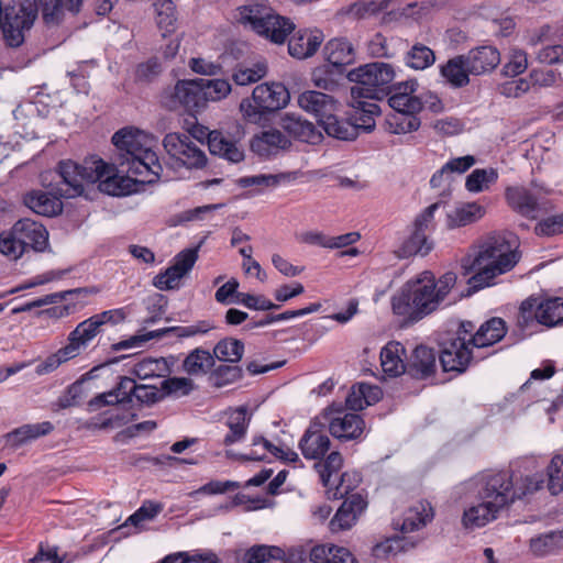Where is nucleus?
<instances>
[{
	"instance_id": "obj_1",
	"label": "nucleus",
	"mask_w": 563,
	"mask_h": 563,
	"mask_svg": "<svg viewBox=\"0 0 563 563\" xmlns=\"http://www.w3.org/2000/svg\"><path fill=\"white\" fill-rule=\"evenodd\" d=\"M112 143L118 151L117 163L120 172L148 184L161 177L163 166L154 151L157 145L154 135L126 126L113 134Z\"/></svg>"
},
{
	"instance_id": "obj_2",
	"label": "nucleus",
	"mask_w": 563,
	"mask_h": 563,
	"mask_svg": "<svg viewBox=\"0 0 563 563\" xmlns=\"http://www.w3.org/2000/svg\"><path fill=\"white\" fill-rule=\"evenodd\" d=\"M453 272L443 274L435 280L433 274L424 271L408 280L400 294L393 299L395 313L420 320L435 311L456 284Z\"/></svg>"
},
{
	"instance_id": "obj_3",
	"label": "nucleus",
	"mask_w": 563,
	"mask_h": 563,
	"mask_svg": "<svg viewBox=\"0 0 563 563\" xmlns=\"http://www.w3.org/2000/svg\"><path fill=\"white\" fill-rule=\"evenodd\" d=\"M518 243L515 238L501 234L488 236L478 247L473 257L463 261L466 272L475 274L470 284L475 289H482L495 284V279L510 272L519 262Z\"/></svg>"
},
{
	"instance_id": "obj_4",
	"label": "nucleus",
	"mask_w": 563,
	"mask_h": 563,
	"mask_svg": "<svg viewBox=\"0 0 563 563\" xmlns=\"http://www.w3.org/2000/svg\"><path fill=\"white\" fill-rule=\"evenodd\" d=\"M115 167L100 158L90 157L82 164L71 161H62L57 174L62 179V187L55 194L64 198H73L84 192V183L99 181V189L111 196H123L129 192L122 184L129 181L114 174Z\"/></svg>"
},
{
	"instance_id": "obj_5",
	"label": "nucleus",
	"mask_w": 563,
	"mask_h": 563,
	"mask_svg": "<svg viewBox=\"0 0 563 563\" xmlns=\"http://www.w3.org/2000/svg\"><path fill=\"white\" fill-rule=\"evenodd\" d=\"M236 20L257 35L276 44H283L294 31V23L269 5L268 0H246L238 9Z\"/></svg>"
},
{
	"instance_id": "obj_6",
	"label": "nucleus",
	"mask_w": 563,
	"mask_h": 563,
	"mask_svg": "<svg viewBox=\"0 0 563 563\" xmlns=\"http://www.w3.org/2000/svg\"><path fill=\"white\" fill-rule=\"evenodd\" d=\"M465 494L474 495L494 504L498 510L516 500V488L510 471H485L465 481L460 486Z\"/></svg>"
},
{
	"instance_id": "obj_7",
	"label": "nucleus",
	"mask_w": 563,
	"mask_h": 563,
	"mask_svg": "<svg viewBox=\"0 0 563 563\" xmlns=\"http://www.w3.org/2000/svg\"><path fill=\"white\" fill-rule=\"evenodd\" d=\"M346 77L355 84L351 88L353 98L375 100L389 90L396 70L391 64L374 62L350 70Z\"/></svg>"
},
{
	"instance_id": "obj_8",
	"label": "nucleus",
	"mask_w": 563,
	"mask_h": 563,
	"mask_svg": "<svg viewBox=\"0 0 563 563\" xmlns=\"http://www.w3.org/2000/svg\"><path fill=\"white\" fill-rule=\"evenodd\" d=\"M288 100V90L282 84H262L254 88L251 98L241 101L240 110L247 121L257 123L265 114L285 107Z\"/></svg>"
},
{
	"instance_id": "obj_9",
	"label": "nucleus",
	"mask_w": 563,
	"mask_h": 563,
	"mask_svg": "<svg viewBox=\"0 0 563 563\" xmlns=\"http://www.w3.org/2000/svg\"><path fill=\"white\" fill-rule=\"evenodd\" d=\"M163 146L170 158L179 166L188 169L203 168L207 164L206 153L186 133H168L163 140Z\"/></svg>"
},
{
	"instance_id": "obj_10",
	"label": "nucleus",
	"mask_w": 563,
	"mask_h": 563,
	"mask_svg": "<svg viewBox=\"0 0 563 563\" xmlns=\"http://www.w3.org/2000/svg\"><path fill=\"white\" fill-rule=\"evenodd\" d=\"M389 107L394 110L387 117L386 123L394 134H406L419 129L420 120L417 117L422 110V103L417 99H410L406 96H390Z\"/></svg>"
},
{
	"instance_id": "obj_11",
	"label": "nucleus",
	"mask_w": 563,
	"mask_h": 563,
	"mask_svg": "<svg viewBox=\"0 0 563 563\" xmlns=\"http://www.w3.org/2000/svg\"><path fill=\"white\" fill-rule=\"evenodd\" d=\"M440 363L444 372L463 373L472 360L477 356L473 353V344L465 336H450L441 343Z\"/></svg>"
},
{
	"instance_id": "obj_12",
	"label": "nucleus",
	"mask_w": 563,
	"mask_h": 563,
	"mask_svg": "<svg viewBox=\"0 0 563 563\" xmlns=\"http://www.w3.org/2000/svg\"><path fill=\"white\" fill-rule=\"evenodd\" d=\"M200 82V79L178 80L173 88L164 91L162 102L170 110L179 106L190 109L203 107V88Z\"/></svg>"
},
{
	"instance_id": "obj_13",
	"label": "nucleus",
	"mask_w": 563,
	"mask_h": 563,
	"mask_svg": "<svg viewBox=\"0 0 563 563\" xmlns=\"http://www.w3.org/2000/svg\"><path fill=\"white\" fill-rule=\"evenodd\" d=\"M298 446L305 459L322 460L331 446L324 426L317 420L311 421L299 440Z\"/></svg>"
},
{
	"instance_id": "obj_14",
	"label": "nucleus",
	"mask_w": 563,
	"mask_h": 563,
	"mask_svg": "<svg viewBox=\"0 0 563 563\" xmlns=\"http://www.w3.org/2000/svg\"><path fill=\"white\" fill-rule=\"evenodd\" d=\"M125 319V312L122 308L106 310L93 314L81 321L73 330L85 347L101 332V327L107 323L117 324Z\"/></svg>"
},
{
	"instance_id": "obj_15",
	"label": "nucleus",
	"mask_w": 563,
	"mask_h": 563,
	"mask_svg": "<svg viewBox=\"0 0 563 563\" xmlns=\"http://www.w3.org/2000/svg\"><path fill=\"white\" fill-rule=\"evenodd\" d=\"M13 233L20 239L25 251L30 247L35 252H44L48 246L46 228L34 220L20 219L13 224Z\"/></svg>"
},
{
	"instance_id": "obj_16",
	"label": "nucleus",
	"mask_w": 563,
	"mask_h": 563,
	"mask_svg": "<svg viewBox=\"0 0 563 563\" xmlns=\"http://www.w3.org/2000/svg\"><path fill=\"white\" fill-rule=\"evenodd\" d=\"M367 507V501L360 494H352L347 497L336 510L331 519L329 527L332 532H340L351 529L358 517Z\"/></svg>"
},
{
	"instance_id": "obj_17",
	"label": "nucleus",
	"mask_w": 563,
	"mask_h": 563,
	"mask_svg": "<svg viewBox=\"0 0 563 563\" xmlns=\"http://www.w3.org/2000/svg\"><path fill=\"white\" fill-rule=\"evenodd\" d=\"M290 145V140L276 129L263 131L251 141L252 151L263 158L276 156Z\"/></svg>"
},
{
	"instance_id": "obj_18",
	"label": "nucleus",
	"mask_w": 563,
	"mask_h": 563,
	"mask_svg": "<svg viewBox=\"0 0 563 563\" xmlns=\"http://www.w3.org/2000/svg\"><path fill=\"white\" fill-rule=\"evenodd\" d=\"M298 104L306 112L313 114L319 125L321 124V119H327L332 112L338 110V102L332 96L314 90H307L300 93L298 96Z\"/></svg>"
},
{
	"instance_id": "obj_19",
	"label": "nucleus",
	"mask_w": 563,
	"mask_h": 563,
	"mask_svg": "<svg viewBox=\"0 0 563 563\" xmlns=\"http://www.w3.org/2000/svg\"><path fill=\"white\" fill-rule=\"evenodd\" d=\"M468 73L475 76L494 70L500 63L499 51L490 45L475 47L463 55Z\"/></svg>"
},
{
	"instance_id": "obj_20",
	"label": "nucleus",
	"mask_w": 563,
	"mask_h": 563,
	"mask_svg": "<svg viewBox=\"0 0 563 563\" xmlns=\"http://www.w3.org/2000/svg\"><path fill=\"white\" fill-rule=\"evenodd\" d=\"M67 341L68 343L65 346L47 356L36 366L35 373L37 375H45L54 372L59 365L75 358L82 350L86 349L73 331L68 334Z\"/></svg>"
},
{
	"instance_id": "obj_21",
	"label": "nucleus",
	"mask_w": 563,
	"mask_h": 563,
	"mask_svg": "<svg viewBox=\"0 0 563 563\" xmlns=\"http://www.w3.org/2000/svg\"><path fill=\"white\" fill-rule=\"evenodd\" d=\"M349 103L353 109L350 113V119L353 125L356 126V131L371 132L375 128V117L380 111L375 100L363 97L353 98L351 96Z\"/></svg>"
},
{
	"instance_id": "obj_22",
	"label": "nucleus",
	"mask_w": 563,
	"mask_h": 563,
	"mask_svg": "<svg viewBox=\"0 0 563 563\" xmlns=\"http://www.w3.org/2000/svg\"><path fill=\"white\" fill-rule=\"evenodd\" d=\"M406 357V349L400 342H388L379 354L383 372L389 377L402 375L408 369Z\"/></svg>"
},
{
	"instance_id": "obj_23",
	"label": "nucleus",
	"mask_w": 563,
	"mask_h": 563,
	"mask_svg": "<svg viewBox=\"0 0 563 563\" xmlns=\"http://www.w3.org/2000/svg\"><path fill=\"white\" fill-rule=\"evenodd\" d=\"M364 420L356 413H344L329 419V432L340 440H355L364 431Z\"/></svg>"
},
{
	"instance_id": "obj_24",
	"label": "nucleus",
	"mask_w": 563,
	"mask_h": 563,
	"mask_svg": "<svg viewBox=\"0 0 563 563\" xmlns=\"http://www.w3.org/2000/svg\"><path fill=\"white\" fill-rule=\"evenodd\" d=\"M280 126L301 142L316 144L322 137L313 123L295 113H285L280 119Z\"/></svg>"
},
{
	"instance_id": "obj_25",
	"label": "nucleus",
	"mask_w": 563,
	"mask_h": 563,
	"mask_svg": "<svg viewBox=\"0 0 563 563\" xmlns=\"http://www.w3.org/2000/svg\"><path fill=\"white\" fill-rule=\"evenodd\" d=\"M407 366L411 376L428 378L435 373L437 353L426 345H418L407 361Z\"/></svg>"
},
{
	"instance_id": "obj_26",
	"label": "nucleus",
	"mask_w": 563,
	"mask_h": 563,
	"mask_svg": "<svg viewBox=\"0 0 563 563\" xmlns=\"http://www.w3.org/2000/svg\"><path fill=\"white\" fill-rule=\"evenodd\" d=\"M433 516L431 505L427 501H419L404 514L401 523L395 522V529L400 530L402 534L417 531L426 527Z\"/></svg>"
},
{
	"instance_id": "obj_27",
	"label": "nucleus",
	"mask_w": 563,
	"mask_h": 563,
	"mask_svg": "<svg viewBox=\"0 0 563 563\" xmlns=\"http://www.w3.org/2000/svg\"><path fill=\"white\" fill-rule=\"evenodd\" d=\"M507 333L506 322L501 318H490L485 321L470 339L473 347L484 349L501 341Z\"/></svg>"
},
{
	"instance_id": "obj_28",
	"label": "nucleus",
	"mask_w": 563,
	"mask_h": 563,
	"mask_svg": "<svg viewBox=\"0 0 563 563\" xmlns=\"http://www.w3.org/2000/svg\"><path fill=\"white\" fill-rule=\"evenodd\" d=\"M322 42L323 34L320 31L298 32L290 38L288 52L297 59H305L314 55Z\"/></svg>"
},
{
	"instance_id": "obj_29",
	"label": "nucleus",
	"mask_w": 563,
	"mask_h": 563,
	"mask_svg": "<svg viewBox=\"0 0 563 563\" xmlns=\"http://www.w3.org/2000/svg\"><path fill=\"white\" fill-rule=\"evenodd\" d=\"M479 503L466 508L462 516V525L465 529L482 528L495 520L500 510L487 500L478 499Z\"/></svg>"
},
{
	"instance_id": "obj_30",
	"label": "nucleus",
	"mask_w": 563,
	"mask_h": 563,
	"mask_svg": "<svg viewBox=\"0 0 563 563\" xmlns=\"http://www.w3.org/2000/svg\"><path fill=\"white\" fill-rule=\"evenodd\" d=\"M54 430V426L49 421L40 423L23 424L5 434L7 443L18 449L30 441L49 434Z\"/></svg>"
},
{
	"instance_id": "obj_31",
	"label": "nucleus",
	"mask_w": 563,
	"mask_h": 563,
	"mask_svg": "<svg viewBox=\"0 0 563 563\" xmlns=\"http://www.w3.org/2000/svg\"><path fill=\"white\" fill-rule=\"evenodd\" d=\"M529 550L537 558L558 554L563 550V529L552 530L531 538Z\"/></svg>"
},
{
	"instance_id": "obj_32",
	"label": "nucleus",
	"mask_w": 563,
	"mask_h": 563,
	"mask_svg": "<svg viewBox=\"0 0 563 563\" xmlns=\"http://www.w3.org/2000/svg\"><path fill=\"white\" fill-rule=\"evenodd\" d=\"M208 147L211 154L225 158L231 163H240L244 159V152L235 142L223 136L221 132L208 133Z\"/></svg>"
},
{
	"instance_id": "obj_33",
	"label": "nucleus",
	"mask_w": 563,
	"mask_h": 563,
	"mask_svg": "<svg viewBox=\"0 0 563 563\" xmlns=\"http://www.w3.org/2000/svg\"><path fill=\"white\" fill-rule=\"evenodd\" d=\"M55 191L56 189H54V196L43 191L30 192L24 197V203L37 214L46 217L55 216L62 211V202Z\"/></svg>"
},
{
	"instance_id": "obj_34",
	"label": "nucleus",
	"mask_w": 563,
	"mask_h": 563,
	"mask_svg": "<svg viewBox=\"0 0 563 563\" xmlns=\"http://www.w3.org/2000/svg\"><path fill=\"white\" fill-rule=\"evenodd\" d=\"M82 1L84 0H40L43 20L46 24H58L64 16L65 10L77 13L80 10Z\"/></svg>"
},
{
	"instance_id": "obj_35",
	"label": "nucleus",
	"mask_w": 563,
	"mask_h": 563,
	"mask_svg": "<svg viewBox=\"0 0 563 563\" xmlns=\"http://www.w3.org/2000/svg\"><path fill=\"white\" fill-rule=\"evenodd\" d=\"M213 355L205 349L192 350L183 361L181 368L189 376H203L214 366Z\"/></svg>"
},
{
	"instance_id": "obj_36",
	"label": "nucleus",
	"mask_w": 563,
	"mask_h": 563,
	"mask_svg": "<svg viewBox=\"0 0 563 563\" xmlns=\"http://www.w3.org/2000/svg\"><path fill=\"white\" fill-rule=\"evenodd\" d=\"M506 197L509 205L526 217H533L532 214L539 210V198L525 187L508 188Z\"/></svg>"
},
{
	"instance_id": "obj_37",
	"label": "nucleus",
	"mask_w": 563,
	"mask_h": 563,
	"mask_svg": "<svg viewBox=\"0 0 563 563\" xmlns=\"http://www.w3.org/2000/svg\"><path fill=\"white\" fill-rule=\"evenodd\" d=\"M344 78V69L338 68L330 64L316 67L311 74L313 85L322 90L334 92L339 89Z\"/></svg>"
},
{
	"instance_id": "obj_38",
	"label": "nucleus",
	"mask_w": 563,
	"mask_h": 563,
	"mask_svg": "<svg viewBox=\"0 0 563 563\" xmlns=\"http://www.w3.org/2000/svg\"><path fill=\"white\" fill-rule=\"evenodd\" d=\"M328 64L344 69V66L354 60V49L346 38H332L324 46Z\"/></svg>"
},
{
	"instance_id": "obj_39",
	"label": "nucleus",
	"mask_w": 563,
	"mask_h": 563,
	"mask_svg": "<svg viewBox=\"0 0 563 563\" xmlns=\"http://www.w3.org/2000/svg\"><path fill=\"white\" fill-rule=\"evenodd\" d=\"M432 249L433 244L428 240L427 234L415 229L410 236L395 251V254L398 258L404 260L415 255L426 256Z\"/></svg>"
},
{
	"instance_id": "obj_40",
	"label": "nucleus",
	"mask_w": 563,
	"mask_h": 563,
	"mask_svg": "<svg viewBox=\"0 0 563 563\" xmlns=\"http://www.w3.org/2000/svg\"><path fill=\"white\" fill-rule=\"evenodd\" d=\"M169 331L177 332V335L181 336V338L194 336L197 334L196 328L194 324L188 325V327L165 328V329H159L156 331L146 332L144 334L134 335L128 340L121 341L118 344H115L114 349L119 351V350L141 346L143 343H145L154 338L164 336Z\"/></svg>"
},
{
	"instance_id": "obj_41",
	"label": "nucleus",
	"mask_w": 563,
	"mask_h": 563,
	"mask_svg": "<svg viewBox=\"0 0 563 563\" xmlns=\"http://www.w3.org/2000/svg\"><path fill=\"white\" fill-rule=\"evenodd\" d=\"M250 422V416L245 407L231 410L228 415L227 426L230 432L224 437L223 443L232 445L244 439Z\"/></svg>"
},
{
	"instance_id": "obj_42",
	"label": "nucleus",
	"mask_w": 563,
	"mask_h": 563,
	"mask_svg": "<svg viewBox=\"0 0 563 563\" xmlns=\"http://www.w3.org/2000/svg\"><path fill=\"white\" fill-rule=\"evenodd\" d=\"M324 132L334 139L342 141H353L357 137L356 126L350 120L339 119L335 112H332L327 119H321Z\"/></svg>"
},
{
	"instance_id": "obj_43",
	"label": "nucleus",
	"mask_w": 563,
	"mask_h": 563,
	"mask_svg": "<svg viewBox=\"0 0 563 563\" xmlns=\"http://www.w3.org/2000/svg\"><path fill=\"white\" fill-rule=\"evenodd\" d=\"M485 209L476 202L464 203L448 214V227L460 228L474 223L482 219Z\"/></svg>"
},
{
	"instance_id": "obj_44",
	"label": "nucleus",
	"mask_w": 563,
	"mask_h": 563,
	"mask_svg": "<svg viewBox=\"0 0 563 563\" xmlns=\"http://www.w3.org/2000/svg\"><path fill=\"white\" fill-rule=\"evenodd\" d=\"M441 75L451 86L460 88L470 82L468 76L472 74L468 73L463 55H459L449 59L446 64L441 67Z\"/></svg>"
},
{
	"instance_id": "obj_45",
	"label": "nucleus",
	"mask_w": 563,
	"mask_h": 563,
	"mask_svg": "<svg viewBox=\"0 0 563 563\" xmlns=\"http://www.w3.org/2000/svg\"><path fill=\"white\" fill-rule=\"evenodd\" d=\"M539 324L553 328L563 323V298L539 299Z\"/></svg>"
},
{
	"instance_id": "obj_46",
	"label": "nucleus",
	"mask_w": 563,
	"mask_h": 563,
	"mask_svg": "<svg viewBox=\"0 0 563 563\" xmlns=\"http://www.w3.org/2000/svg\"><path fill=\"white\" fill-rule=\"evenodd\" d=\"M98 367H93L90 372L82 375L75 383L69 385L66 390L58 397L54 406L57 410L67 409L70 407L78 406L80 401L86 397L84 383L91 377V374L97 371Z\"/></svg>"
},
{
	"instance_id": "obj_47",
	"label": "nucleus",
	"mask_w": 563,
	"mask_h": 563,
	"mask_svg": "<svg viewBox=\"0 0 563 563\" xmlns=\"http://www.w3.org/2000/svg\"><path fill=\"white\" fill-rule=\"evenodd\" d=\"M244 353V344L242 341L233 338L220 340L213 347V360L228 363H238Z\"/></svg>"
},
{
	"instance_id": "obj_48",
	"label": "nucleus",
	"mask_w": 563,
	"mask_h": 563,
	"mask_svg": "<svg viewBox=\"0 0 563 563\" xmlns=\"http://www.w3.org/2000/svg\"><path fill=\"white\" fill-rule=\"evenodd\" d=\"M417 543L418 540L407 539L404 536H395L374 545L373 555L378 559L386 558L390 554L408 551L415 548Z\"/></svg>"
},
{
	"instance_id": "obj_49",
	"label": "nucleus",
	"mask_w": 563,
	"mask_h": 563,
	"mask_svg": "<svg viewBox=\"0 0 563 563\" xmlns=\"http://www.w3.org/2000/svg\"><path fill=\"white\" fill-rule=\"evenodd\" d=\"M343 465V457L338 451H332L324 461H319L314 464L320 479L325 487L335 485V479L332 481L334 475H338Z\"/></svg>"
},
{
	"instance_id": "obj_50",
	"label": "nucleus",
	"mask_w": 563,
	"mask_h": 563,
	"mask_svg": "<svg viewBox=\"0 0 563 563\" xmlns=\"http://www.w3.org/2000/svg\"><path fill=\"white\" fill-rule=\"evenodd\" d=\"M435 62L433 51L420 43L415 44L407 53L405 63L408 67L416 70H423Z\"/></svg>"
},
{
	"instance_id": "obj_51",
	"label": "nucleus",
	"mask_w": 563,
	"mask_h": 563,
	"mask_svg": "<svg viewBox=\"0 0 563 563\" xmlns=\"http://www.w3.org/2000/svg\"><path fill=\"white\" fill-rule=\"evenodd\" d=\"M400 38H387L382 33H376L367 43V52L372 57L393 58L397 54L395 43H400Z\"/></svg>"
},
{
	"instance_id": "obj_52",
	"label": "nucleus",
	"mask_w": 563,
	"mask_h": 563,
	"mask_svg": "<svg viewBox=\"0 0 563 563\" xmlns=\"http://www.w3.org/2000/svg\"><path fill=\"white\" fill-rule=\"evenodd\" d=\"M295 174L292 173H282L277 175L272 174H260L254 176H245L238 179V185L243 188L256 186L260 188H268L276 187L282 181L292 180L295 179Z\"/></svg>"
},
{
	"instance_id": "obj_53",
	"label": "nucleus",
	"mask_w": 563,
	"mask_h": 563,
	"mask_svg": "<svg viewBox=\"0 0 563 563\" xmlns=\"http://www.w3.org/2000/svg\"><path fill=\"white\" fill-rule=\"evenodd\" d=\"M498 178V173L494 168H477L474 169L466 178L465 187L470 192H481L495 184Z\"/></svg>"
},
{
	"instance_id": "obj_54",
	"label": "nucleus",
	"mask_w": 563,
	"mask_h": 563,
	"mask_svg": "<svg viewBox=\"0 0 563 563\" xmlns=\"http://www.w3.org/2000/svg\"><path fill=\"white\" fill-rule=\"evenodd\" d=\"M539 298L530 297L522 301L517 316V324L521 330H528L539 324Z\"/></svg>"
},
{
	"instance_id": "obj_55",
	"label": "nucleus",
	"mask_w": 563,
	"mask_h": 563,
	"mask_svg": "<svg viewBox=\"0 0 563 563\" xmlns=\"http://www.w3.org/2000/svg\"><path fill=\"white\" fill-rule=\"evenodd\" d=\"M528 68V55L521 49L514 47L509 51L507 62L503 66V75L506 77H516L523 74Z\"/></svg>"
},
{
	"instance_id": "obj_56",
	"label": "nucleus",
	"mask_w": 563,
	"mask_h": 563,
	"mask_svg": "<svg viewBox=\"0 0 563 563\" xmlns=\"http://www.w3.org/2000/svg\"><path fill=\"white\" fill-rule=\"evenodd\" d=\"M243 371L238 365H219L209 376L211 384L216 387H223L241 379Z\"/></svg>"
},
{
	"instance_id": "obj_57",
	"label": "nucleus",
	"mask_w": 563,
	"mask_h": 563,
	"mask_svg": "<svg viewBox=\"0 0 563 563\" xmlns=\"http://www.w3.org/2000/svg\"><path fill=\"white\" fill-rule=\"evenodd\" d=\"M82 291H86V290L82 288H76V289H70V290H65V291H59V292H53V294L43 296L41 298H37L35 300H32L30 302L23 303L19 307H15L12 310V313L15 314V313H21V312H27L35 308L56 303L58 301L66 299L67 296H69V295H74V294H78V292H82Z\"/></svg>"
},
{
	"instance_id": "obj_58",
	"label": "nucleus",
	"mask_w": 563,
	"mask_h": 563,
	"mask_svg": "<svg viewBox=\"0 0 563 563\" xmlns=\"http://www.w3.org/2000/svg\"><path fill=\"white\" fill-rule=\"evenodd\" d=\"M203 88V102L220 101L231 92V85L224 79H200Z\"/></svg>"
},
{
	"instance_id": "obj_59",
	"label": "nucleus",
	"mask_w": 563,
	"mask_h": 563,
	"mask_svg": "<svg viewBox=\"0 0 563 563\" xmlns=\"http://www.w3.org/2000/svg\"><path fill=\"white\" fill-rule=\"evenodd\" d=\"M284 551L278 547L258 544L250 548L243 555V563H264L268 559H280Z\"/></svg>"
},
{
	"instance_id": "obj_60",
	"label": "nucleus",
	"mask_w": 563,
	"mask_h": 563,
	"mask_svg": "<svg viewBox=\"0 0 563 563\" xmlns=\"http://www.w3.org/2000/svg\"><path fill=\"white\" fill-rule=\"evenodd\" d=\"M154 8L158 26L166 32L173 31L176 22L174 2L172 0H155Z\"/></svg>"
},
{
	"instance_id": "obj_61",
	"label": "nucleus",
	"mask_w": 563,
	"mask_h": 563,
	"mask_svg": "<svg viewBox=\"0 0 563 563\" xmlns=\"http://www.w3.org/2000/svg\"><path fill=\"white\" fill-rule=\"evenodd\" d=\"M548 489L552 495L563 490V455H554L548 466Z\"/></svg>"
},
{
	"instance_id": "obj_62",
	"label": "nucleus",
	"mask_w": 563,
	"mask_h": 563,
	"mask_svg": "<svg viewBox=\"0 0 563 563\" xmlns=\"http://www.w3.org/2000/svg\"><path fill=\"white\" fill-rule=\"evenodd\" d=\"M194 390V382L187 377H170L162 382V393L165 396L183 397Z\"/></svg>"
},
{
	"instance_id": "obj_63",
	"label": "nucleus",
	"mask_w": 563,
	"mask_h": 563,
	"mask_svg": "<svg viewBox=\"0 0 563 563\" xmlns=\"http://www.w3.org/2000/svg\"><path fill=\"white\" fill-rule=\"evenodd\" d=\"M26 251L22 245L20 239L13 233V228L10 231L0 234V253L11 260L20 258Z\"/></svg>"
},
{
	"instance_id": "obj_64",
	"label": "nucleus",
	"mask_w": 563,
	"mask_h": 563,
	"mask_svg": "<svg viewBox=\"0 0 563 563\" xmlns=\"http://www.w3.org/2000/svg\"><path fill=\"white\" fill-rule=\"evenodd\" d=\"M267 71L265 64L257 63L252 67H240L233 74V80L239 86H246L262 79Z\"/></svg>"
}]
</instances>
